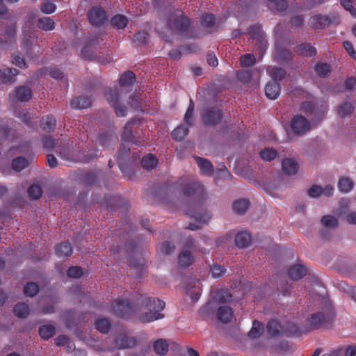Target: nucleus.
Here are the masks:
<instances>
[{"label":"nucleus","mask_w":356,"mask_h":356,"mask_svg":"<svg viewBox=\"0 0 356 356\" xmlns=\"http://www.w3.org/2000/svg\"><path fill=\"white\" fill-rule=\"evenodd\" d=\"M144 307L138 318L143 323H149L163 318L161 311L165 307V302L154 298H147L143 300Z\"/></svg>","instance_id":"1"},{"label":"nucleus","mask_w":356,"mask_h":356,"mask_svg":"<svg viewBox=\"0 0 356 356\" xmlns=\"http://www.w3.org/2000/svg\"><path fill=\"white\" fill-rule=\"evenodd\" d=\"M322 120V116L318 119L308 120L302 115H294L289 123V130L295 136H302L313 130Z\"/></svg>","instance_id":"2"},{"label":"nucleus","mask_w":356,"mask_h":356,"mask_svg":"<svg viewBox=\"0 0 356 356\" xmlns=\"http://www.w3.org/2000/svg\"><path fill=\"white\" fill-rule=\"evenodd\" d=\"M334 316L335 314L332 305L326 302L318 312L314 313L308 318L307 323L312 329H318L331 323Z\"/></svg>","instance_id":"3"},{"label":"nucleus","mask_w":356,"mask_h":356,"mask_svg":"<svg viewBox=\"0 0 356 356\" xmlns=\"http://www.w3.org/2000/svg\"><path fill=\"white\" fill-rule=\"evenodd\" d=\"M190 24L189 19L183 15L182 11L178 10L170 17L168 28L175 33H179L186 29Z\"/></svg>","instance_id":"4"},{"label":"nucleus","mask_w":356,"mask_h":356,"mask_svg":"<svg viewBox=\"0 0 356 356\" xmlns=\"http://www.w3.org/2000/svg\"><path fill=\"white\" fill-rule=\"evenodd\" d=\"M138 120H133L125 124L122 135L123 140L134 144L138 142L142 131L138 129Z\"/></svg>","instance_id":"5"},{"label":"nucleus","mask_w":356,"mask_h":356,"mask_svg":"<svg viewBox=\"0 0 356 356\" xmlns=\"http://www.w3.org/2000/svg\"><path fill=\"white\" fill-rule=\"evenodd\" d=\"M120 91L118 89L109 90L106 92V99L109 104L115 108L118 116L124 117L127 114V109L120 104Z\"/></svg>","instance_id":"6"},{"label":"nucleus","mask_w":356,"mask_h":356,"mask_svg":"<svg viewBox=\"0 0 356 356\" xmlns=\"http://www.w3.org/2000/svg\"><path fill=\"white\" fill-rule=\"evenodd\" d=\"M249 33L254 42V45L260 49L261 53L265 52L268 47V42L261 27L257 25L252 26L250 29Z\"/></svg>","instance_id":"7"},{"label":"nucleus","mask_w":356,"mask_h":356,"mask_svg":"<svg viewBox=\"0 0 356 356\" xmlns=\"http://www.w3.org/2000/svg\"><path fill=\"white\" fill-rule=\"evenodd\" d=\"M186 292L193 301L196 302L201 293V284L197 280L190 279L186 284Z\"/></svg>","instance_id":"8"},{"label":"nucleus","mask_w":356,"mask_h":356,"mask_svg":"<svg viewBox=\"0 0 356 356\" xmlns=\"http://www.w3.org/2000/svg\"><path fill=\"white\" fill-rule=\"evenodd\" d=\"M188 246L184 248L179 254V263L182 266H188L193 261V257L191 252L188 250L193 246V241L192 239L188 240Z\"/></svg>","instance_id":"9"},{"label":"nucleus","mask_w":356,"mask_h":356,"mask_svg":"<svg viewBox=\"0 0 356 356\" xmlns=\"http://www.w3.org/2000/svg\"><path fill=\"white\" fill-rule=\"evenodd\" d=\"M113 312L122 317L128 316L131 311V306L124 299H117L112 306Z\"/></svg>","instance_id":"10"},{"label":"nucleus","mask_w":356,"mask_h":356,"mask_svg":"<svg viewBox=\"0 0 356 356\" xmlns=\"http://www.w3.org/2000/svg\"><path fill=\"white\" fill-rule=\"evenodd\" d=\"M88 18L92 24L99 26L104 22L106 16L102 8H94L89 12Z\"/></svg>","instance_id":"11"},{"label":"nucleus","mask_w":356,"mask_h":356,"mask_svg":"<svg viewBox=\"0 0 356 356\" xmlns=\"http://www.w3.org/2000/svg\"><path fill=\"white\" fill-rule=\"evenodd\" d=\"M202 119L207 124H214L220 121L221 119V113L218 109H208L204 111L202 113Z\"/></svg>","instance_id":"12"},{"label":"nucleus","mask_w":356,"mask_h":356,"mask_svg":"<svg viewBox=\"0 0 356 356\" xmlns=\"http://www.w3.org/2000/svg\"><path fill=\"white\" fill-rule=\"evenodd\" d=\"M298 163L293 158H286L282 162V171L289 175H296L298 170Z\"/></svg>","instance_id":"13"},{"label":"nucleus","mask_w":356,"mask_h":356,"mask_svg":"<svg viewBox=\"0 0 356 356\" xmlns=\"http://www.w3.org/2000/svg\"><path fill=\"white\" fill-rule=\"evenodd\" d=\"M217 316L219 321L227 323L231 321L233 317V312L230 307L225 305L219 306L217 310Z\"/></svg>","instance_id":"14"},{"label":"nucleus","mask_w":356,"mask_h":356,"mask_svg":"<svg viewBox=\"0 0 356 356\" xmlns=\"http://www.w3.org/2000/svg\"><path fill=\"white\" fill-rule=\"evenodd\" d=\"M252 242V236L247 232H241L235 236V243L239 248L248 247Z\"/></svg>","instance_id":"15"},{"label":"nucleus","mask_w":356,"mask_h":356,"mask_svg":"<svg viewBox=\"0 0 356 356\" xmlns=\"http://www.w3.org/2000/svg\"><path fill=\"white\" fill-rule=\"evenodd\" d=\"M231 295L229 291L226 289H222L216 293L213 296V300L212 302H209L207 307H209L210 305H215L217 306L218 304L225 303L230 300Z\"/></svg>","instance_id":"16"},{"label":"nucleus","mask_w":356,"mask_h":356,"mask_svg":"<svg viewBox=\"0 0 356 356\" xmlns=\"http://www.w3.org/2000/svg\"><path fill=\"white\" fill-rule=\"evenodd\" d=\"M18 71L15 69H10L3 67L0 69V83H8L12 81V78L18 74Z\"/></svg>","instance_id":"17"},{"label":"nucleus","mask_w":356,"mask_h":356,"mask_svg":"<svg viewBox=\"0 0 356 356\" xmlns=\"http://www.w3.org/2000/svg\"><path fill=\"white\" fill-rule=\"evenodd\" d=\"M280 87L277 83L273 81L266 85L265 88L266 95L268 99H275L280 95Z\"/></svg>","instance_id":"18"},{"label":"nucleus","mask_w":356,"mask_h":356,"mask_svg":"<svg viewBox=\"0 0 356 356\" xmlns=\"http://www.w3.org/2000/svg\"><path fill=\"white\" fill-rule=\"evenodd\" d=\"M309 24L316 29L323 28L330 24V20L326 16L315 15L310 18Z\"/></svg>","instance_id":"19"},{"label":"nucleus","mask_w":356,"mask_h":356,"mask_svg":"<svg viewBox=\"0 0 356 356\" xmlns=\"http://www.w3.org/2000/svg\"><path fill=\"white\" fill-rule=\"evenodd\" d=\"M136 340L132 337L120 336L115 340V347L118 348H127L134 346Z\"/></svg>","instance_id":"20"},{"label":"nucleus","mask_w":356,"mask_h":356,"mask_svg":"<svg viewBox=\"0 0 356 356\" xmlns=\"http://www.w3.org/2000/svg\"><path fill=\"white\" fill-rule=\"evenodd\" d=\"M249 207V202L245 199H240L233 202L232 209L235 213L242 215L246 212Z\"/></svg>","instance_id":"21"},{"label":"nucleus","mask_w":356,"mask_h":356,"mask_svg":"<svg viewBox=\"0 0 356 356\" xmlns=\"http://www.w3.org/2000/svg\"><path fill=\"white\" fill-rule=\"evenodd\" d=\"M90 104L91 99L89 97L85 96L76 97L71 102L72 108L76 109L86 108L89 107Z\"/></svg>","instance_id":"22"},{"label":"nucleus","mask_w":356,"mask_h":356,"mask_svg":"<svg viewBox=\"0 0 356 356\" xmlns=\"http://www.w3.org/2000/svg\"><path fill=\"white\" fill-rule=\"evenodd\" d=\"M306 274L305 268L300 265H295L289 270L290 277L294 280H299Z\"/></svg>","instance_id":"23"},{"label":"nucleus","mask_w":356,"mask_h":356,"mask_svg":"<svg viewBox=\"0 0 356 356\" xmlns=\"http://www.w3.org/2000/svg\"><path fill=\"white\" fill-rule=\"evenodd\" d=\"M15 95L18 100L24 102L31 98L32 92L29 88L20 86L16 89Z\"/></svg>","instance_id":"24"},{"label":"nucleus","mask_w":356,"mask_h":356,"mask_svg":"<svg viewBox=\"0 0 356 356\" xmlns=\"http://www.w3.org/2000/svg\"><path fill=\"white\" fill-rule=\"evenodd\" d=\"M153 347L156 353L159 355H164L168 351V344L167 341L163 339H159L154 341Z\"/></svg>","instance_id":"25"},{"label":"nucleus","mask_w":356,"mask_h":356,"mask_svg":"<svg viewBox=\"0 0 356 356\" xmlns=\"http://www.w3.org/2000/svg\"><path fill=\"white\" fill-rule=\"evenodd\" d=\"M301 108L303 111H305L307 113H310V114L314 113V116L312 117V118L318 119V118H321V116L323 118L326 113V109L323 108V110L318 114V113L317 111L314 110L313 104L309 102L302 103Z\"/></svg>","instance_id":"26"},{"label":"nucleus","mask_w":356,"mask_h":356,"mask_svg":"<svg viewBox=\"0 0 356 356\" xmlns=\"http://www.w3.org/2000/svg\"><path fill=\"white\" fill-rule=\"evenodd\" d=\"M196 161L202 173L207 175H211L213 166L209 161L197 157L196 158Z\"/></svg>","instance_id":"27"},{"label":"nucleus","mask_w":356,"mask_h":356,"mask_svg":"<svg viewBox=\"0 0 356 356\" xmlns=\"http://www.w3.org/2000/svg\"><path fill=\"white\" fill-rule=\"evenodd\" d=\"M353 181L348 177H342L339 180L338 186L343 193H348L353 188Z\"/></svg>","instance_id":"28"},{"label":"nucleus","mask_w":356,"mask_h":356,"mask_svg":"<svg viewBox=\"0 0 356 356\" xmlns=\"http://www.w3.org/2000/svg\"><path fill=\"white\" fill-rule=\"evenodd\" d=\"M259 155L264 161H271L277 156V152L273 147H267L261 150Z\"/></svg>","instance_id":"29"},{"label":"nucleus","mask_w":356,"mask_h":356,"mask_svg":"<svg viewBox=\"0 0 356 356\" xmlns=\"http://www.w3.org/2000/svg\"><path fill=\"white\" fill-rule=\"evenodd\" d=\"M38 26L44 31H48L55 28V23L50 17H44L38 19Z\"/></svg>","instance_id":"30"},{"label":"nucleus","mask_w":356,"mask_h":356,"mask_svg":"<svg viewBox=\"0 0 356 356\" xmlns=\"http://www.w3.org/2000/svg\"><path fill=\"white\" fill-rule=\"evenodd\" d=\"M29 311L28 305L25 303H18L14 308V313L19 318H26L29 314Z\"/></svg>","instance_id":"31"},{"label":"nucleus","mask_w":356,"mask_h":356,"mask_svg":"<svg viewBox=\"0 0 356 356\" xmlns=\"http://www.w3.org/2000/svg\"><path fill=\"white\" fill-rule=\"evenodd\" d=\"M353 111V106L352 104L349 102H344L339 105L337 112L340 117L344 118L350 115Z\"/></svg>","instance_id":"32"},{"label":"nucleus","mask_w":356,"mask_h":356,"mask_svg":"<svg viewBox=\"0 0 356 356\" xmlns=\"http://www.w3.org/2000/svg\"><path fill=\"white\" fill-rule=\"evenodd\" d=\"M142 166L147 170L153 169L157 165V159L155 156L149 154L144 156L141 161Z\"/></svg>","instance_id":"33"},{"label":"nucleus","mask_w":356,"mask_h":356,"mask_svg":"<svg viewBox=\"0 0 356 356\" xmlns=\"http://www.w3.org/2000/svg\"><path fill=\"white\" fill-rule=\"evenodd\" d=\"M268 73L274 80V81L276 80H280L284 78L286 76V72L284 70L275 67H268Z\"/></svg>","instance_id":"34"},{"label":"nucleus","mask_w":356,"mask_h":356,"mask_svg":"<svg viewBox=\"0 0 356 356\" xmlns=\"http://www.w3.org/2000/svg\"><path fill=\"white\" fill-rule=\"evenodd\" d=\"M128 23L127 18L122 15H117L111 19V24L118 29L124 28Z\"/></svg>","instance_id":"35"},{"label":"nucleus","mask_w":356,"mask_h":356,"mask_svg":"<svg viewBox=\"0 0 356 356\" xmlns=\"http://www.w3.org/2000/svg\"><path fill=\"white\" fill-rule=\"evenodd\" d=\"M56 125V120L53 116L47 115L42 118L41 127L45 131H50L54 129Z\"/></svg>","instance_id":"36"},{"label":"nucleus","mask_w":356,"mask_h":356,"mask_svg":"<svg viewBox=\"0 0 356 356\" xmlns=\"http://www.w3.org/2000/svg\"><path fill=\"white\" fill-rule=\"evenodd\" d=\"M264 332V325L258 321H254L252 327L248 333L249 337L256 339L259 337Z\"/></svg>","instance_id":"37"},{"label":"nucleus","mask_w":356,"mask_h":356,"mask_svg":"<svg viewBox=\"0 0 356 356\" xmlns=\"http://www.w3.org/2000/svg\"><path fill=\"white\" fill-rule=\"evenodd\" d=\"M39 333L44 339H49L54 334L55 328L51 325H44L40 327Z\"/></svg>","instance_id":"38"},{"label":"nucleus","mask_w":356,"mask_h":356,"mask_svg":"<svg viewBox=\"0 0 356 356\" xmlns=\"http://www.w3.org/2000/svg\"><path fill=\"white\" fill-rule=\"evenodd\" d=\"M296 51L301 55L312 56L316 54V49L311 45L303 44L297 47Z\"/></svg>","instance_id":"39"},{"label":"nucleus","mask_w":356,"mask_h":356,"mask_svg":"<svg viewBox=\"0 0 356 356\" xmlns=\"http://www.w3.org/2000/svg\"><path fill=\"white\" fill-rule=\"evenodd\" d=\"M29 165V161L24 157H18L13 161L12 166L14 170L20 172Z\"/></svg>","instance_id":"40"},{"label":"nucleus","mask_w":356,"mask_h":356,"mask_svg":"<svg viewBox=\"0 0 356 356\" xmlns=\"http://www.w3.org/2000/svg\"><path fill=\"white\" fill-rule=\"evenodd\" d=\"M188 134V128L181 125L172 132V138L176 140H181Z\"/></svg>","instance_id":"41"},{"label":"nucleus","mask_w":356,"mask_h":356,"mask_svg":"<svg viewBox=\"0 0 356 356\" xmlns=\"http://www.w3.org/2000/svg\"><path fill=\"white\" fill-rule=\"evenodd\" d=\"M95 327L101 332L106 333L110 330L111 324L107 318H99L95 322Z\"/></svg>","instance_id":"42"},{"label":"nucleus","mask_w":356,"mask_h":356,"mask_svg":"<svg viewBox=\"0 0 356 356\" xmlns=\"http://www.w3.org/2000/svg\"><path fill=\"white\" fill-rule=\"evenodd\" d=\"M269 1V7L271 9L277 10V11H284L287 8V3L285 0H268Z\"/></svg>","instance_id":"43"},{"label":"nucleus","mask_w":356,"mask_h":356,"mask_svg":"<svg viewBox=\"0 0 356 356\" xmlns=\"http://www.w3.org/2000/svg\"><path fill=\"white\" fill-rule=\"evenodd\" d=\"M72 252V248L70 243H64L60 244L56 248V253L59 256L67 257L70 256Z\"/></svg>","instance_id":"44"},{"label":"nucleus","mask_w":356,"mask_h":356,"mask_svg":"<svg viewBox=\"0 0 356 356\" xmlns=\"http://www.w3.org/2000/svg\"><path fill=\"white\" fill-rule=\"evenodd\" d=\"M135 81V75L131 72L124 73L120 78V84L122 86H128L131 85Z\"/></svg>","instance_id":"45"},{"label":"nucleus","mask_w":356,"mask_h":356,"mask_svg":"<svg viewBox=\"0 0 356 356\" xmlns=\"http://www.w3.org/2000/svg\"><path fill=\"white\" fill-rule=\"evenodd\" d=\"M194 102L191 99L189 106L184 118V122L186 124L191 125L193 120Z\"/></svg>","instance_id":"46"},{"label":"nucleus","mask_w":356,"mask_h":356,"mask_svg":"<svg viewBox=\"0 0 356 356\" xmlns=\"http://www.w3.org/2000/svg\"><path fill=\"white\" fill-rule=\"evenodd\" d=\"M315 70L318 76H325L331 72V67L327 63H318L316 65Z\"/></svg>","instance_id":"47"},{"label":"nucleus","mask_w":356,"mask_h":356,"mask_svg":"<svg viewBox=\"0 0 356 356\" xmlns=\"http://www.w3.org/2000/svg\"><path fill=\"white\" fill-rule=\"evenodd\" d=\"M39 291L38 286L35 283H28L24 288V293L26 296L33 297L35 296Z\"/></svg>","instance_id":"48"},{"label":"nucleus","mask_w":356,"mask_h":356,"mask_svg":"<svg viewBox=\"0 0 356 356\" xmlns=\"http://www.w3.org/2000/svg\"><path fill=\"white\" fill-rule=\"evenodd\" d=\"M29 195L34 200L39 199L42 195V189L38 185H33L28 190Z\"/></svg>","instance_id":"49"},{"label":"nucleus","mask_w":356,"mask_h":356,"mask_svg":"<svg viewBox=\"0 0 356 356\" xmlns=\"http://www.w3.org/2000/svg\"><path fill=\"white\" fill-rule=\"evenodd\" d=\"M237 77L241 81L246 83L252 79V72L249 70H242L238 72Z\"/></svg>","instance_id":"50"},{"label":"nucleus","mask_w":356,"mask_h":356,"mask_svg":"<svg viewBox=\"0 0 356 356\" xmlns=\"http://www.w3.org/2000/svg\"><path fill=\"white\" fill-rule=\"evenodd\" d=\"M240 63L242 66H252L255 63L254 56L251 54H246L240 58Z\"/></svg>","instance_id":"51"},{"label":"nucleus","mask_w":356,"mask_h":356,"mask_svg":"<svg viewBox=\"0 0 356 356\" xmlns=\"http://www.w3.org/2000/svg\"><path fill=\"white\" fill-rule=\"evenodd\" d=\"M267 328L268 332L271 335H276L280 332L281 327L280 323L277 321L272 320L269 321Z\"/></svg>","instance_id":"52"},{"label":"nucleus","mask_w":356,"mask_h":356,"mask_svg":"<svg viewBox=\"0 0 356 356\" xmlns=\"http://www.w3.org/2000/svg\"><path fill=\"white\" fill-rule=\"evenodd\" d=\"M321 222L325 227L330 228L337 227L338 224L337 218L330 216H323Z\"/></svg>","instance_id":"53"},{"label":"nucleus","mask_w":356,"mask_h":356,"mask_svg":"<svg viewBox=\"0 0 356 356\" xmlns=\"http://www.w3.org/2000/svg\"><path fill=\"white\" fill-rule=\"evenodd\" d=\"M215 21L214 16L212 14L206 13L201 17V23L204 26L211 27L213 25Z\"/></svg>","instance_id":"54"},{"label":"nucleus","mask_w":356,"mask_h":356,"mask_svg":"<svg viewBox=\"0 0 356 356\" xmlns=\"http://www.w3.org/2000/svg\"><path fill=\"white\" fill-rule=\"evenodd\" d=\"M201 189V185L198 182H193L184 189V193L186 195L193 194L196 191Z\"/></svg>","instance_id":"55"},{"label":"nucleus","mask_w":356,"mask_h":356,"mask_svg":"<svg viewBox=\"0 0 356 356\" xmlns=\"http://www.w3.org/2000/svg\"><path fill=\"white\" fill-rule=\"evenodd\" d=\"M353 0H341V6L348 11L350 12L351 15L356 18V9L352 5Z\"/></svg>","instance_id":"56"},{"label":"nucleus","mask_w":356,"mask_h":356,"mask_svg":"<svg viewBox=\"0 0 356 356\" xmlns=\"http://www.w3.org/2000/svg\"><path fill=\"white\" fill-rule=\"evenodd\" d=\"M67 275L72 278H79L83 275V270L78 266H73L68 269Z\"/></svg>","instance_id":"57"},{"label":"nucleus","mask_w":356,"mask_h":356,"mask_svg":"<svg viewBox=\"0 0 356 356\" xmlns=\"http://www.w3.org/2000/svg\"><path fill=\"white\" fill-rule=\"evenodd\" d=\"M211 275L215 277L218 278L221 277L225 273V270L224 268L219 265H213L211 268Z\"/></svg>","instance_id":"58"},{"label":"nucleus","mask_w":356,"mask_h":356,"mask_svg":"<svg viewBox=\"0 0 356 356\" xmlns=\"http://www.w3.org/2000/svg\"><path fill=\"white\" fill-rule=\"evenodd\" d=\"M56 5L51 1H46L41 6V10L46 14H51L56 10Z\"/></svg>","instance_id":"59"},{"label":"nucleus","mask_w":356,"mask_h":356,"mask_svg":"<svg viewBox=\"0 0 356 356\" xmlns=\"http://www.w3.org/2000/svg\"><path fill=\"white\" fill-rule=\"evenodd\" d=\"M175 249V246L172 243L168 241L163 243L161 247V251L165 254H171L172 252H174Z\"/></svg>","instance_id":"60"},{"label":"nucleus","mask_w":356,"mask_h":356,"mask_svg":"<svg viewBox=\"0 0 356 356\" xmlns=\"http://www.w3.org/2000/svg\"><path fill=\"white\" fill-rule=\"evenodd\" d=\"M308 193L312 197H318L323 193V188L318 186H314L309 190Z\"/></svg>","instance_id":"61"},{"label":"nucleus","mask_w":356,"mask_h":356,"mask_svg":"<svg viewBox=\"0 0 356 356\" xmlns=\"http://www.w3.org/2000/svg\"><path fill=\"white\" fill-rule=\"evenodd\" d=\"M195 218L199 223L205 224L209 220L211 216L208 213H204L203 214H197L195 216Z\"/></svg>","instance_id":"62"},{"label":"nucleus","mask_w":356,"mask_h":356,"mask_svg":"<svg viewBox=\"0 0 356 356\" xmlns=\"http://www.w3.org/2000/svg\"><path fill=\"white\" fill-rule=\"evenodd\" d=\"M56 141L51 137H46L43 139V146L47 149H52L56 145Z\"/></svg>","instance_id":"63"},{"label":"nucleus","mask_w":356,"mask_h":356,"mask_svg":"<svg viewBox=\"0 0 356 356\" xmlns=\"http://www.w3.org/2000/svg\"><path fill=\"white\" fill-rule=\"evenodd\" d=\"M346 89L350 90L356 86V79L353 77L348 78L345 83Z\"/></svg>","instance_id":"64"}]
</instances>
